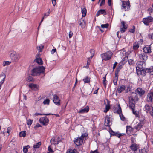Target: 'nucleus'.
Wrapping results in <instances>:
<instances>
[{"label": "nucleus", "mask_w": 153, "mask_h": 153, "mask_svg": "<svg viewBox=\"0 0 153 153\" xmlns=\"http://www.w3.org/2000/svg\"><path fill=\"white\" fill-rule=\"evenodd\" d=\"M45 69L43 66L35 68L32 70L31 75L33 76L39 75L41 73L44 72Z\"/></svg>", "instance_id": "nucleus-1"}, {"label": "nucleus", "mask_w": 153, "mask_h": 153, "mask_svg": "<svg viewBox=\"0 0 153 153\" xmlns=\"http://www.w3.org/2000/svg\"><path fill=\"white\" fill-rule=\"evenodd\" d=\"M88 135L86 133L82 134L81 137L77 138L74 142L76 145L79 146L82 145L84 140H86Z\"/></svg>", "instance_id": "nucleus-2"}, {"label": "nucleus", "mask_w": 153, "mask_h": 153, "mask_svg": "<svg viewBox=\"0 0 153 153\" xmlns=\"http://www.w3.org/2000/svg\"><path fill=\"white\" fill-rule=\"evenodd\" d=\"M129 105H130L131 103L135 105V101H138L139 100L137 93L136 92L132 93L131 97H129Z\"/></svg>", "instance_id": "nucleus-3"}, {"label": "nucleus", "mask_w": 153, "mask_h": 153, "mask_svg": "<svg viewBox=\"0 0 153 153\" xmlns=\"http://www.w3.org/2000/svg\"><path fill=\"white\" fill-rule=\"evenodd\" d=\"M114 112L117 113L119 115L121 120H124V117L123 115L122 114V111L119 105H117L113 108Z\"/></svg>", "instance_id": "nucleus-4"}, {"label": "nucleus", "mask_w": 153, "mask_h": 153, "mask_svg": "<svg viewBox=\"0 0 153 153\" xmlns=\"http://www.w3.org/2000/svg\"><path fill=\"white\" fill-rule=\"evenodd\" d=\"M112 55V53L111 52L108 51L105 53L102 54L101 55V56L102 59L103 60L106 61L110 59Z\"/></svg>", "instance_id": "nucleus-5"}, {"label": "nucleus", "mask_w": 153, "mask_h": 153, "mask_svg": "<svg viewBox=\"0 0 153 153\" xmlns=\"http://www.w3.org/2000/svg\"><path fill=\"white\" fill-rule=\"evenodd\" d=\"M144 110L146 113H149L153 117V107L151 105L146 104L144 108Z\"/></svg>", "instance_id": "nucleus-6"}, {"label": "nucleus", "mask_w": 153, "mask_h": 153, "mask_svg": "<svg viewBox=\"0 0 153 153\" xmlns=\"http://www.w3.org/2000/svg\"><path fill=\"white\" fill-rule=\"evenodd\" d=\"M10 53L11 59L14 61L18 60L20 58L19 54L15 51H11Z\"/></svg>", "instance_id": "nucleus-7"}, {"label": "nucleus", "mask_w": 153, "mask_h": 153, "mask_svg": "<svg viewBox=\"0 0 153 153\" xmlns=\"http://www.w3.org/2000/svg\"><path fill=\"white\" fill-rule=\"evenodd\" d=\"M137 66L136 67V70L141 69L145 67L146 63L144 61H140L137 63Z\"/></svg>", "instance_id": "nucleus-8"}, {"label": "nucleus", "mask_w": 153, "mask_h": 153, "mask_svg": "<svg viewBox=\"0 0 153 153\" xmlns=\"http://www.w3.org/2000/svg\"><path fill=\"white\" fill-rule=\"evenodd\" d=\"M153 21V18L151 16L144 18L143 19V23L146 25H148L149 23L152 22Z\"/></svg>", "instance_id": "nucleus-9"}, {"label": "nucleus", "mask_w": 153, "mask_h": 153, "mask_svg": "<svg viewBox=\"0 0 153 153\" xmlns=\"http://www.w3.org/2000/svg\"><path fill=\"white\" fill-rule=\"evenodd\" d=\"M39 122L44 125H47L49 122V120L46 117H41L39 120Z\"/></svg>", "instance_id": "nucleus-10"}, {"label": "nucleus", "mask_w": 153, "mask_h": 153, "mask_svg": "<svg viewBox=\"0 0 153 153\" xmlns=\"http://www.w3.org/2000/svg\"><path fill=\"white\" fill-rule=\"evenodd\" d=\"M53 101L54 103L57 105H60V100L59 97L56 95L53 96Z\"/></svg>", "instance_id": "nucleus-11"}, {"label": "nucleus", "mask_w": 153, "mask_h": 153, "mask_svg": "<svg viewBox=\"0 0 153 153\" xmlns=\"http://www.w3.org/2000/svg\"><path fill=\"white\" fill-rule=\"evenodd\" d=\"M145 91L142 88H138L135 90V92L137 94H138L140 96L142 97L144 95Z\"/></svg>", "instance_id": "nucleus-12"}, {"label": "nucleus", "mask_w": 153, "mask_h": 153, "mask_svg": "<svg viewBox=\"0 0 153 153\" xmlns=\"http://www.w3.org/2000/svg\"><path fill=\"white\" fill-rule=\"evenodd\" d=\"M129 107L132 110L133 114L135 115L137 117H139L138 112L137 111L134 110L135 105H134L133 103H131L130 105H129Z\"/></svg>", "instance_id": "nucleus-13"}, {"label": "nucleus", "mask_w": 153, "mask_h": 153, "mask_svg": "<svg viewBox=\"0 0 153 153\" xmlns=\"http://www.w3.org/2000/svg\"><path fill=\"white\" fill-rule=\"evenodd\" d=\"M137 74L138 75H142L144 76L146 72L145 69L142 68V69H140L136 70Z\"/></svg>", "instance_id": "nucleus-14"}, {"label": "nucleus", "mask_w": 153, "mask_h": 153, "mask_svg": "<svg viewBox=\"0 0 153 153\" xmlns=\"http://www.w3.org/2000/svg\"><path fill=\"white\" fill-rule=\"evenodd\" d=\"M36 59L34 60L39 65H42L43 64V61L41 58H39V55H36Z\"/></svg>", "instance_id": "nucleus-15"}, {"label": "nucleus", "mask_w": 153, "mask_h": 153, "mask_svg": "<svg viewBox=\"0 0 153 153\" xmlns=\"http://www.w3.org/2000/svg\"><path fill=\"white\" fill-rule=\"evenodd\" d=\"M143 51L146 53H151V50L150 46L147 45L144 47L143 49Z\"/></svg>", "instance_id": "nucleus-16"}, {"label": "nucleus", "mask_w": 153, "mask_h": 153, "mask_svg": "<svg viewBox=\"0 0 153 153\" xmlns=\"http://www.w3.org/2000/svg\"><path fill=\"white\" fill-rule=\"evenodd\" d=\"M110 123V117L106 116L105 119L104 125L105 126H109Z\"/></svg>", "instance_id": "nucleus-17"}, {"label": "nucleus", "mask_w": 153, "mask_h": 153, "mask_svg": "<svg viewBox=\"0 0 153 153\" xmlns=\"http://www.w3.org/2000/svg\"><path fill=\"white\" fill-rule=\"evenodd\" d=\"M123 65L124 63L123 62V61L120 62L117 68L116 69L115 73L118 74L119 71L123 67Z\"/></svg>", "instance_id": "nucleus-18"}, {"label": "nucleus", "mask_w": 153, "mask_h": 153, "mask_svg": "<svg viewBox=\"0 0 153 153\" xmlns=\"http://www.w3.org/2000/svg\"><path fill=\"white\" fill-rule=\"evenodd\" d=\"M139 58L142 60L145 61L147 59L148 56L146 54L143 53L139 55Z\"/></svg>", "instance_id": "nucleus-19"}, {"label": "nucleus", "mask_w": 153, "mask_h": 153, "mask_svg": "<svg viewBox=\"0 0 153 153\" xmlns=\"http://www.w3.org/2000/svg\"><path fill=\"white\" fill-rule=\"evenodd\" d=\"M126 133L128 135H130L132 131V128L130 126H127L126 127Z\"/></svg>", "instance_id": "nucleus-20"}, {"label": "nucleus", "mask_w": 153, "mask_h": 153, "mask_svg": "<svg viewBox=\"0 0 153 153\" xmlns=\"http://www.w3.org/2000/svg\"><path fill=\"white\" fill-rule=\"evenodd\" d=\"M30 88H31V89L34 90H37L38 89V86L37 85L34 84H30L29 85Z\"/></svg>", "instance_id": "nucleus-21"}, {"label": "nucleus", "mask_w": 153, "mask_h": 153, "mask_svg": "<svg viewBox=\"0 0 153 153\" xmlns=\"http://www.w3.org/2000/svg\"><path fill=\"white\" fill-rule=\"evenodd\" d=\"M80 22L79 25L81 26L82 28H84L85 27L86 25V21L83 19H81L79 20Z\"/></svg>", "instance_id": "nucleus-22"}, {"label": "nucleus", "mask_w": 153, "mask_h": 153, "mask_svg": "<svg viewBox=\"0 0 153 153\" xmlns=\"http://www.w3.org/2000/svg\"><path fill=\"white\" fill-rule=\"evenodd\" d=\"M130 5L128 1H125V11L128 10L130 9Z\"/></svg>", "instance_id": "nucleus-23"}, {"label": "nucleus", "mask_w": 153, "mask_h": 153, "mask_svg": "<svg viewBox=\"0 0 153 153\" xmlns=\"http://www.w3.org/2000/svg\"><path fill=\"white\" fill-rule=\"evenodd\" d=\"M143 126V123L142 122H140L134 127V128L137 130H139Z\"/></svg>", "instance_id": "nucleus-24"}, {"label": "nucleus", "mask_w": 153, "mask_h": 153, "mask_svg": "<svg viewBox=\"0 0 153 153\" xmlns=\"http://www.w3.org/2000/svg\"><path fill=\"white\" fill-rule=\"evenodd\" d=\"M89 108L88 106H86L83 109H81L79 112L80 113H84L87 112L89 111Z\"/></svg>", "instance_id": "nucleus-25"}, {"label": "nucleus", "mask_w": 153, "mask_h": 153, "mask_svg": "<svg viewBox=\"0 0 153 153\" xmlns=\"http://www.w3.org/2000/svg\"><path fill=\"white\" fill-rule=\"evenodd\" d=\"M148 100L150 102H153V95L151 93L148 94L147 95Z\"/></svg>", "instance_id": "nucleus-26"}, {"label": "nucleus", "mask_w": 153, "mask_h": 153, "mask_svg": "<svg viewBox=\"0 0 153 153\" xmlns=\"http://www.w3.org/2000/svg\"><path fill=\"white\" fill-rule=\"evenodd\" d=\"M118 74L115 73V76L114 77L113 82L115 85H116L117 82L118 80Z\"/></svg>", "instance_id": "nucleus-27"}, {"label": "nucleus", "mask_w": 153, "mask_h": 153, "mask_svg": "<svg viewBox=\"0 0 153 153\" xmlns=\"http://www.w3.org/2000/svg\"><path fill=\"white\" fill-rule=\"evenodd\" d=\"M131 149L134 151L139 148V146L136 144H133L130 146Z\"/></svg>", "instance_id": "nucleus-28"}, {"label": "nucleus", "mask_w": 153, "mask_h": 153, "mask_svg": "<svg viewBox=\"0 0 153 153\" xmlns=\"http://www.w3.org/2000/svg\"><path fill=\"white\" fill-rule=\"evenodd\" d=\"M121 25L120 27V31L121 33H123L124 32V22L123 21L121 22Z\"/></svg>", "instance_id": "nucleus-29"}, {"label": "nucleus", "mask_w": 153, "mask_h": 153, "mask_svg": "<svg viewBox=\"0 0 153 153\" xmlns=\"http://www.w3.org/2000/svg\"><path fill=\"white\" fill-rule=\"evenodd\" d=\"M93 57V56H91L90 58H88L87 61V65L86 66H84V67L85 68H88L89 65L90 64L91 60Z\"/></svg>", "instance_id": "nucleus-30"}, {"label": "nucleus", "mask_w": 153, "mask_h": 153, "mask_svg": "<svg viewBox=\"0 0 153 153\" xmlns=\"http://www.w3.org/2000/svg\"><path fill=\"white\" fill-rule=\"evenodd\" d=\"M124 90V86L122 85L118 88L117 90V91L118 93H121L122 91Z\"/></svg>", "instance_id": "nucleus-31"}, {"label": "nucleus", "mask_w": 153, "mask_h": 153, "mask_svg": "<svg viewBox=\"0 0 153 153\" xmlns=\"http://www.w3.org/2000/svg\"><path fill=\"white\" fill-rule=\"evenodd\" d=\"M139 43L137 42L134 43L133 44V49L134 50H137L139 48Z\"/></svg>", "instance_id": "nucleus-32"}, {"label": "nucleus", "mask_w": 153, "mask_h": 153, "mask_svg": "<svg viewBox=\"0 0 153 153\" xmlns=\"http://www.w3.org/2000/svg\"><path fill=\"white\" fill-rule=\"evenodd\" d=\"M51 143L52 144L55 145L56 144H58V141L57 143L56 140H55V138H53L50 140Z\"/></svg>", "instance_id": "nucleus-33"}, {"label": "nucleus", "mask_w": 153, "mask_h": 153, "mask_svg": "<svg viewBox=\"0 0 153 153\" xmlns=\"http://www.w3.org/2000/svg\"><path fill=\"white\" fill-rule=\"evenodd\" d=\"M82 16L83 17H85L86 14L87 10L85 8H83L82 10Z\"/></svg>", "instance_id": "nucleus-34"}, {"label": "nucleus", "mask_w": 153, "mask_h": 153, "mask_svg": "<svg viewBox=\"0 0 153 153\" xmlns=\"http://www.w3.org/2000/svg\"><path fill=\"white\" fill-rule=\"evenodd\" d=\"M131 86H125V92L127 93L130 91L131 90Z\"/></svg>", "instance_id": "nucleus-35"}, {"label": "nucleus", "mask_w": 153, "mask_h": 153, "mask_svg": "<svg viewBox=\"0 0 153 153\" xmlns=\"http://www.w3.org/2000/svg\"><path fill=\"white\" fill-rule=\"evenodd\" d=\"M90 77L88 76H87L85 78L83 79V81L85 83H88L90 82Z\"/></svg>", "instance_id": "nucleus-36"}, {"label": "nucleus", "mask_w": 153, "mask_h": 153, "mask_svg": "<svg viewBox=\"0 0 153 153\" xmlns=\"http://www.w3.org/2000/svg\"><path fill=\"white\" fill-rule=\"evenodd\" d=\"M25 131H22L20 132L19 134V135L20 137H25L26 136Z\"/></svg>", "instance_id": "nucleus-37"}, {"label": "nucleus", "mask_w": 153, "mask_h": 153, "mask_svg": "<svg viewBox=\"0 0 153 153\" xmlns=\"http://www.w3.org/2000/svg\"><path fill=\"white\" fill-rule=\"evenodd\" d=\"M28 147L29 148V146H25L23 147V151L24 153H26L28 151Z\"/></svg>", "instance_id": "nucleus-38"}, {"label": "nucleus", "mask_w": 153, "mask_h": 153, "mask_svg": "<svg viewBox=\"0 0 153 153\" xmlns=\"http://www.w3.org/2000/svg\"><path fill=\"white\" fill-rule=\"evenodd\" d=\"M41 145V143L40 142H38L36 144L34 145L33 146V147L34 148H38Z\"/></svg>", "instance_id": "nucleus-39"}, {"label": "nucleus", "mask_w": 153, "mask_h": 153, "mask_svg": "<svg viewBox=\"0 0 153 153\" xmlns=\"http://www.w3.org/2000/svg\"><path fill=\"white\" fill-rule=\"evenodd\" d=\"M53 114H51V113L46 114H39V113H35L34 114V116H36L38 115H53Z\"/></svg>", "instance_id": "nucleus-40"}, {"label": "nucleus", "mask_w": 153, "mask_h": 153, "mask_svg": "<svg viewBox=\"0 0 153 153\" xmlns=\"http://www.w3.org/2000/svg\"><path fill=\"white\" fill-rule=\"evenodd\" d=\"M106 75L107 74L103 77V83L105 87H106Z\"/></svg>", "instance_id": "nucleus-41"}, {"label": "nucleus", "mask_w": 153, "mask_h": 153, "mask_svg": "<svg viewBox=\"0 0 153 153\" xmlns=\"http://www.w3.org/2000/svg\"><path fill=\"white\" fill-rule=\"evenodd\" d=\"M146 72H152L153 71V67H152L151 68H149L145 69Z\"/></svg>", "instance_id": "nucleus-42"}, {"label": "nucleus", "mask_w": 153, "mask_h": 153, "mask_svg": "<svg viewBox=\"0 0 153 153\" xmlns=\"http://www.w3.org/2000/svg\"><path fill=\"white\" fill-rule=\"evenodd\" d=\"M109 26V24L108 23L105 24H102L101 25V27L102 28H107Z\"/></svg>", "instance_id": "nucleus-43"}, {"label": "nucleus", "mask_w": 153, "mask_h": 153, "mask_svg": "<svg viewBox=\"0 0 153 153\" xmlns=\"http://www.w3.org/2000/svg\"><path fill=\"white\" fill-rule=\"evenodd\" d=\"M44 48V46L42 45L39 46L37 47V48L40 52H42V49Z\"/></svg>", "instance_id": "nucleus-44"}, {"label": "nucleus", "mask_w": 153, "mask_h": 153, "mask_svg": "<svg viewBox=\"0 0 153 153\" xmlns=\"http://www.w3.org/2000/svg\"><path fill=\"white\" fill-rule=\"evenodd\" d=\"M50 100L48 99H46L44 100L43 102V103L44 105L47 104L49 105V104Z\"/></svg>", "instance_id": "nucleus-45"}, {"label": "nucleus", "mask_w": 153, "mask_h": 153, "mask_svg": "<svg viewBox=\"0 0 153 153\" xmlns=\"http://www.w3.org/2000/svg\"><path fill=\"white\" fill-rule=\"evenodd\" d=\"M10 63V62L8 61L4 62L3 63V66H5L6 65H8Z\"/></svg>", "instance_id": "nucleus-46"}, {"label": "nucleus", "mask_w": 153, "mask_h": 153, "mask_svg": "<svg viewBox=\"0 0 153 153\" xmlns=\"http://www.w3.org/2000/svg\"><path fill=\"white\" fill-rule=\"evenodd\" d=\"M76 149H74V150L70 149L68 150L67 153H75V152Z\"/></svg>", "instance_id": "nucleus-47"}, {"label": "nucleus", "mask_w": 153, "mask_h": 153, "mask_svg": "<svg viewBox=\"0 0 153 153\" xmlns=\"http://www.w3.org/2000/svg\"><path fill=\"white\" fill-rule=\"evenodd\" d=\"M110 108L109 105H106L105 106V110H104V112L105 113L107 112L109 110Z\"/></svg>", "instance_id": "nucleus-48"}, {"label": "nucleus", "mask_w": 153, "mask_h": 153, "mask_svg": "<svg viewBox=\"0 0 153 153\" xmlns=\"http://www.w3.org/2000/svg\"><path fill=\"white\" fill-rule=\"evenodd\" d=\"M48 150L49 151L48 152H47V153H53V151L52 149L51 146H49L48 148Z\"/></svg>", "instance_id": "nucleus-49"}, {"label": "nucleus", "mask_w": 153, "mask_h": 153, "mask_svg": "<svg viewBox=\"0 0 153 153\" xmlns=\"http://www.w3.org/2000/svg\"><path fill=\"white\" fill-rule=\"evenodd\" d=\"M33 120L31 119H29L27 120V123L28 125H31L32 123Z\"/></svg>", "instance_id": "nucleus-50"}, {"label": "nucleus", "mask_w": 153, "mask_h": 153, "mask_svg": "<svg viewBox=\"0 0 153 153\" xmlns=\"http://www.w3.org/2000/svg\"><path fill=\"white\" fill-rule=\"evenodd\" d=\"M99 11L101 14H106V11L104 9H101L99 10Z\"/></svg>", "instance_id": "nucleus-51"}, {"label": "nucleus", "mask_w": 153, "mask_h": 153, "mask_svg": "<svg viewBox=\"0 0 153 153\" xmlns=\"http://www.w3.org/2000/svg\"><path fill=\"white\" fill-rule=\"evenodd\" d=\"M134 63V61L132 59H130L128 60V63L130 65H131Z\"/></svg>", "instance_id": "nucleus-52"}, {"label": "nucleus", "mask_w": 153, "mask_h": 153, "mask_svg": "<svg viewBox=\"0 0 153 153\" xmlns=\"http://www.w3.org/2000/svg\"><path fill=\"white\" fill-rule=\"evenodd\" d=\"M133 28L129 30V31L131 33H133L135 31V27L133 26Z\"/></svg>", "instance_id": "nucleus-53"}, {"label": "nucleus", "mask_w": 153, "mask_h": 153, "mask_svg": "<svg viewBox=\"0 0 153 153\" xmlns=\"http://www.w3.org/2000/svg\"><path fill=\"white\" fill-rule=\"evenodd\" d=\"M5 79V76L3 78V79L0 82V88H1V86L4 81Z\"/></svg>", "instance_id": "nucleus-54"}, {"label": "nucleus", "mask_w": 153, "mask_h": 153, "mask_svg": "<svg viewBox=\"0 0 153 153\" xmlns=\"http://www.w3.org/2000/svg\"><path fill=\"white\" fill-rule=\"evenodd\" d=\"M33 80V77L31 76H29L27 79V80L28 81H31Z\"/></svg>", "instance_id": "nucleus-55"}, {"label": "nucleus", "mask_w": 153, "mask_h": 153, "mask_svg": "<svg viewBox=\"0 0 153 153\" xmlns=\"http://www.w3.org/2000/svg\"><path fill=\"white\" fill-rule=\"evenodd\" d=\"M105 3V0H102V1L100 4V6H102L104 5Z\"/></svg>", "instance_id": "nucleus-56"}, {"label": "nucleus", "mask_w": 153, "mask_h": 153, "mask_svg": "<svg viewBox=\"0 0 153 153\" xmlns=\"http://www.w3.org/2000/svg\"><path fill=\"white\" fill-rule=\"evenodd\" d=\"M134 153H140L141 151L140 149H139V148L135 150L134 151Z\"/></svg>", "instance_id": "nucleus-57"}, {"label": "nucleus", "mask_w": 153, "mask_h": 153, "mask_svg": "<svg viewBox=\"0 0 153 153\" xmlns=\"http://www.w3.org/2000/svg\"><path fill=\"white\" fill-rule=\"evenodd\" d=\"M117 62H115L114 64V65L113 66V71L114 70V69L115 68L117 65Z\"/></svg>", "instance_id": "nucleus-58"}, {"label": "nucleus", "mask_w": 153, "mask_h": 153, "mask_svg": "<svg viewBox=\"0 0 153 153\" xmlns=\"http://www.w3.org/2000/svg\"><path fill=\"white\" fill-rule=\"evenodd\" d=\"M90 51V53L92 54L91 56H93L94 55V50L93 49H91Z\"/></svg>", "instance_id": "nucleus-59"}, {"label": "nucleus", "mask_w": 153, "mask_h": 153, "mask_svg": "<svg viewBox=\"0 0 153 153\" xmlns=\"http://www.w3.org/2000/svg\"><path fill=\"white\" fill-rule=\"evenodd\" d=\"M73 35V33L71 31H70L69 32V38H71L72 37Z\"/></svg>", "instance_id": "nucleus-60"}, {"label": "nucleus", "mask_w": 153, "mask_h": 153, "mask_svg": "<svg viewBox=\"0 0 153 153\" xmlns=\"http://www.w3.org/2000/svg\"><path fill=\"white\" fill-rule=\"evenodd\" d=\"M52 3L53 5L54 6H55V5L56 4V0H52Z\"/></svg>", "instance_id": "nucleus-61"}, {"label": "nucleus", "mask_w": 153, "mask_h": 153, "mask_svg": "<svg viewBox=\"0 0 153 153\" xmlns=\"http://www.w3.org/2000/svg\"><path fill=\"white\" fill-rule=\"evenodd\" d=\"M56 49H52L51 51V53L52 54H53L56 51Z\"/></svg>", "instance_id": "nucleus-62"}, {"label": "nucleus", "mask_w": 153, "mask_h": 153, "mask_svg": "<svg viewBox=\"0 0 153 153\" xmlns=\"http://www.w3.org/2000/svg\"><path fill=\"white\" fill-rule=\"evenodd\" d=\"M108 5L111 6V0H108Z\"/></svg>", "instance_id": "nucleus-63"}, {"label": "nucleus", "mask_w": 153, "mask_h": 153, "mask_svg": "<svg viewBox=\"0 0 153 153\" xmlns=\"http://www.w3.org/2000/svg\"><path fill=\"white\" fill-rule=\"evenodd\" d=\"M90 153H99L97 150H95L94 151H91Z\"/></svg>", "instance_id": "nucleus-64"}]
</instances>
